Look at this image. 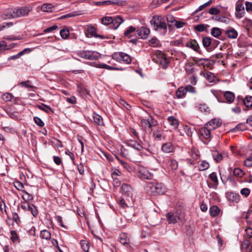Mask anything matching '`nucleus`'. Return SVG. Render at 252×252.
Segmentation results:
<instances>
[{"instance_id":"f257e3e1","label":"nucleus","mask_w":252,"mask_h":252,"mask_svg":"<svg viewBox=\"0 0 252 252\" xmlns=\"http://www.w3.org/2000/svg\"><path fill=\"white\" fill-rule=\"evenodd\" d=\"M150 24L153 30L164 36L167 32V26L164 18L160 15H156L153 17Z\"/></svg>"},{"instance_id":"f03ea898","label":"nucleus","mask_w":252,"mask_h":252,"mask_svg":"<svg viewBox=\"0 0 252 252\" xmlns=\"http://www.w3.org/2000/svg\"><path fill=\"white\" fill-rule=\"evenodd\" d=\"M145 190L148 194L153 196L162 194L165 191L164 186L161 183L156 182L147 183Z\"/></svg>"},{"instance_id":"7ed1b4c3","label":"nucleus","mask_w":252,"mask_h":252,"mask_svg":"<svg viewBox=\"0 0 252 252\" xmlns=\"http://www.w3.org/2000/svg\"><path fill=\"white\" fill-rule=\"evenodd\" d=\"M20 207L24 211L31 212L34 217H36L38 214L37 207L33 204L27 202H22L18 206L17 210L19 211Z\"/></svg>"},{"instance_id":"20e7f679","label":"nucleus","mask_w":252,"mask_h":252,"mask_svg":"<svg viewBox=\"0 0 252 252\" xmlns=\"http://www.w3.org/2000/svg\"><path fill=\"white\" fill-rule=\"evenodd\" d=\"M158 160L159 163H162L167 166V168H170L172 170H176L178 168V162L176 160L171 159L168 157L164 158L161 156H158Z\"/></svg>"},{"instance_id":"39448f33","label":"nucleus","mask_w":252,"mask_h":252,"mask_svg":"<svg viewBox=\"0 0 252 252\" xmlns=\"http://www.w3.org/2000/svg\"><path fill=\"white\" fill-rule=\"evenodd\" d=\"M15 11V17L19 18L27 16L29 12L32 11V7L30 6H23L14 8Z\"/></svg>"},{"instance_id":"423d86ee","label":"nucleus","mask_w":252,"mask_h":252,"mask_svg":"<svg viewBox=\"0 0 252 252\" xmlns=\"http://www.w3.org/2000/svg\"><path fill=\"white\" fill-rule=\"evenodd\" d=\"M158 60L156 61L157 63H159L162 66V68L166 69L169 64V61L165 55L161 51H159L157 55Z\"/></svg>"},{"instance_id":"0eeeda50","label":"nucleus","mask_w":252,"mask_h":252,"mask_svg":"<svg viewBox=\"0 0 252 252\" xmlns=\"http://www.w3.org/2000/svg\"><path fill=\"white\" fill-rule=\"evenodd\" d=\"M136 33L140 38L146 39L150 33V30L148 28L141 27L137 29Z\"/></svg>"},{"instance_id":"6e6552de","label":"nucleus","mask_w":252,"mask_h":252,"mask_svg":"<svg viewBox=\"0 0 252 252\" xmlns=\"http://www.w3.org/2000/svg\"><path fill=\"white\" fill-rule=\"evenodd\" d=\"M122 192L123 194L126 196L128 198L133 199L132 189L128 184H124L121 187Z\"/></svg>"},{"instance_id":"1a4fd4ad","label":"nucleus","mask_w":252,"mask_h":252,"mask_svg":"<svg viewBox=\"0 0 252 252\" xmlns=\"http://www.w3.org/2000/svg\"><path fill=\"white\" fill-rule=\"evenodd\" d=\"M211 130L206 126L199 129V134L201 138L210 140L211 138Z\"/></svg>"},{"instance_id":"9d476101","label":"nucleus","mask_w":252,"mask_h":252,"mask_svg":"<svg viewBox=\"0 0 252 252\" xmlns=\"http://www.w3.org/2000/svg\"><path fill=\"white\" fill-rule=\"evenodd\" d=\"M141 124L143 126L146 127V126H147L152 130V127L157 124V122L153 117H150L148 120L142 119L141 121Z\"/></svg>"},{"instance_id":"9b49d317","label":"nucleus","mask_w":252,"mask_h":252,"mask_svg":"<svg viewBox=\"0 0 252 252\" xmlns=\"http://www.w3.org/2000/svg\"><path fill=\"white\" fill-rule=\"evenodd\" d=\"M86 34H90V35L92 36H94L96 38L99 37L102 39L105 38L104 36L97 34L96 33V30L95 29V28L91 25L88 26L87 32L86 33Z\"/></svg>"},{"instance_id":"f8f14e48","label":"nucleus","mask_w":252,"mask_h":252,"mask_svg":"<svg viewBox=\"0 0 252 252\" xmlns=\"http://www.w3.org/2000/svg\"><path fill=\"white\" fill-rule=\"evenodd\" d=\"M113 21L111 27L113 29H117L120 25L124 22V20L121 16H113Z\"/></svg>"},{"instance_id":"ddd939ff","label":"nucleus","mask_w":252,"mask_h":252,"mask_svg":"<svg viewBox=\"0 0 252 252\" xmlns=\"http://www.w3.org/2000/svg\"><path fill=\"white\" fill-rule=\"evenodd\" d=\"M221 123L219 122V120L216 119H214L207 123L205 126L212 131L219 127Z\"/></svg>"},{"instance_id":"4468645a","label":"nucleus","mask_w":252,"mask_h":252,"mask_svg":"<svg viewBox=\"0 0 252 252\" xmlns=\"http://www.w3.org/2000/svg\"><path fill=\"white\" fill-rule=\"evenodd\" d=\"M186 46L192 49L198 53L200 52L199 44L195 39H191L190 41L188 42L186 44Z\"/></svg>"},{"instance_id":"2eb2a0df","label":"nucleus","mask_w":252,"mask_h":252,"mask_svg":"<svg viewBox=\"0 0 252 252\" xmlns=\"http://www.w3.org/2000/svg\"><path fill=\"white\" fill-rule=\"evenodd\" d=\"M15 11L14 9H7L4 13L1 15V18L3 20L10 19L12 18H15Z\"/></svg>"},{"instance_id":"dca6fc26","label":"nucleus","mask_w":252,"mask_h":252,"mask_svg":"<svg viewBox=\"0 0 252 252\" xmlns=\"http://www.w3.org/2000/svg\"><path fill=\"white\" fill-rule=\"evenodd\" d=\"M167 120L170 126L172 127L174 129L178 128L179 125V121L173 116H171L168 117Z\"/></svg>"},{"instance_id":"f3484780","label":"nucleus","mask_w":252,"mask_h":252,"mask_svg":"<svg viewBox=\"0 0 252 252\" xmlns=\"http://www.w3.org/2000/svg\"><path fill=\"white\" fill-rule=\"evenodd\" d=\"M174 146L170 142H167L162 145L161 147L162 151L165 153H170L174 151Z\"/></svg>"},{"instance_id":"a211bd4d","label":"nucleus","mask_w":252,"mask_h":252,"mask_svg":"<svg viewBox=\"0 0 252 252\" xmlns=\"http://www.w3.org/2000/svg\"><path fill=\"white\" fill-rule=\"evenodd\" d=\"M224 98L226 99L227 102L231 103L235 99V94L233 93L230 91H226L223 94Z\"/></svg>"},{"instance_id":"6ab92c4d","label":"nucleus","mask_w":252,"mask_h":252,"mask_svg":"<svg viewBox=\"0 0 252 252\" xmlns=\"http://www.w3.org/2000/svg\"><path fill=\"white\" fill-rule=\"evenodd\" d=\"M236 16L238 18H242L245 12L244 6L242 4H238L236 5Z\"/></svg>"},{"instance_id":"aec40b11","label":"nucleus","mask_w":252,"mask_h":252,"mask_svg":"<svg viewBox=\"0 0 252 252\" xmlns=\"http://www.w3.org/2000/svg\"><path fill=\"white\" fill-rule=\"evenodd\" d=\"M89 60H96L101 57V54L94 51H89L88 56Z\"/></svg>"},{"instance_id":"412c9836","label":"nucleus","mask_w":252,"mask_h":252,"mask_svg":"<svg viewBox=\"0 0 252 252\" xmlns=\"http://www.w3.org/2000/svg\"><path fill=\"white\" fill-rule=\"evenodd\" d=\"M31 51V49L30 48H25L23 51L19 52L17 54L15 55H13L8 58V60H14L17 59H19L21 56H23L26 52L30 53Z\"/></svg>"},{"instance_id":"4be33fe9","label":"nucleus","mask_w":252,"mask_h":252,"mask_svg":"<svg viewBox=\"0 0 252 252\" xmlns=\"http://www.w3.org/2000/svg\"><path fill=\"white\" fill-rule=\"evenodd\" d=\"M138 177L141 179H151L152 175L147 170H144L140 171L138 173Z\"/></svg>"},{"instance_id":"5701e85b","label":"nucleus","mask_w":252,"mask_h":252,"mask_svg":"<svg viewBox=\"0 0 252 252\" xmlns=\"http://www.w3.org/2000/svg\"><path fill=\"white\" fill-rule=\"evenodd\" d=\"M209 178L213 182V184L212 185L211 187L215 189H216L219 185V181L216 173L212 172V173H211L209 175Z\"/></svg>"},{"instance_id":"b1692460","label":"nucleus","mask_w":252,"mask_h":252,"mask_svg":"<svg viewBox=\"0 0 252 252\" xmlns=\"http://www.w3.org/2000/svg\"><path fill=\"white\" fill-rule=\"evenodd\" d=\"M97 67L100 68H105L108 70H123L124 69L123 68L120 67H113L110 66L109 65H107L105 63H102V64H97L96 66Z\"/></svg>"},{"instance_id":"393cba45","label":"nucleus","mask_w":252,"mask_h":252,"mask_svg":"<svg viewBox=\"0 0 252 252\" xmlns=\"http://www.w3.org/2000/svg\"><path fill=\"white\" fill-rule=\"evenodd\" d=\"M226 35L229 38L235 39L238 36L237 31L233 28H231L229 30H227L225 32Z\"/></svg>"},{"instance_id":"a878e982","label":"nucleus","mask_w":252,"mask_h":252,"mask_svg":"<svg viewBox=\"0 0 252 252\" xmlns=\"http://www.w3.org/2000/svg\"><path fill=\"white\" fill-rule=\"evenodd\" d=\"M242 247L243 249L246 250L249 252H251L252 250V243L249 239H246L242 242Z\"/></svg>"},{"instance_id":"bb28decb","label":"nucleus","mask_w":252,"mask_h":252,"mask_svg":"<svg viewBox=\"0 0 252 252\" xmlns=\"http://www.w3.org/2000/svg\"><path fill=\"white\" fill-rule=\"evenodd\" d=\"M77 91L82 96H86L89 94V92L86 88L81 84L77 85Z\"/></svg>"},{"instance_id":"cd10ccee","label":"nucleus","mask_w":252,"mask_h":252,"mask_svg":"<svg viewBox=\"0 0 252 252\" xmlns=\"http://www.w3.org/2000/svg\"><path fill=\"white\" fill-rule=\"evenodd\" d=\"M226 155H227L226 154L219 153L217 151H214L213 153V158H214V160H215L217 162H219L220 160H221L223 159L224 156H226Z\"/></svg>"},{"instance_id":"c85d7f7f","label":"nucleus","mask_w":252,"mask_h":252,"mask_svg":"<svg viewBox=\"0 0 252 252\" xmlns=\"http://www.w3.org/2000/svg\"><path fill=\"white\" fill-rule=\"evenodd\" d=\"M220 211V209L217 206L211 207L209 210L210 215L213 217L217 216L219 214Z\"/></svg>"},{"instance_id":"c756f323","label":"nucleus","mask_w":252,"mask_h":252,"mask_svg":"<svg viewBox=\"0 0 252 252\" xmlns=\"http://www.w3.org/2000/svg\"><path fill=\"white\" fill-rule=\"evenodd\" d=\"M40 236L43 239L49 240L51 239V233L47 230H42L40 231Z\"/></svg>"},{"instance_id":"7c9ffc66","label":"nucleus","mask_w":252,"mask_h":252,"mask_svg":"<svg viewBox=\"0 0 252 252\" xmlns=\"http://www.w3.org/2000/svg\"><path fill=\"white\" fill-rule=\"evenodd\" d=\"M23 194L22 195V198L24 199V202H29L30 201L33 200V197L32 195L26 191V190H23Z\"/></svg>"},{"instance_id":"2f4dec72","label":"nucleus","mask_w":252,"mask_h":252,"mask_svg":"<svg viewBox=\"0 0 252 252\" xmlns=\"http://www.w3.org/2000/svg\"><path fill=\"white\" fill-rule=\"evenodd\" d=\"M177 215H175L174 214L172 213L171 212L168 213L166 217L168 220V221L169 223H175L177 222V219H176Z\"/></svg>"},{"instance_id":"473e14b6","label":"nucleus","mask_w":252,"mask_h":252,"mask_svg":"<svg viewBox=\"0 0 252 252\" xmlns=\"http://www.w3.org/2000/svg\"><path fill=\"white\" fill-rule=\"evenodd\" d=\"M136 28L132 26L129 27L124 32V34L125 36L130 38L132 36L131 33L136 32Z\"/></svg>"},{"instance_id":"72a5a7b5","label":"nucleus","mask_w":252,"mask_h":252,"mask_svg":"<svg viewBox=\"0 0 252 252\" xmlns=\"http://www.w3.org/2000/svg\"><path fill=\"white\" fill-rule=\"evenodd\" d=\"M186 94V89L183 87H180L176 92V96L178 98L184 97Z\"/></svg>"},{"instance_id":"f704fd0d","label":"nucleus","mask_w":252,"mask_h":252,"mask_svg":"<svg viewBox=\"0 0 252 252\" xmlns=\"http://www.w3.org/2000/svg\"><path fill=\"white\" fill-rule=\"evenodd\" d=\"M221 31L219 28L214 27L211 29V34L215 37L218 38L221 34Z\"/></svg>"},{"instance_id":"c9c22d12","label":"nucleus","mask_w":252,"mask_h":252,"mask_svg":"<svg viewBox=\"0 0 252 252\" xmlns=\"http://www.w3.org/2000/svg\"><path fill=\"white\" fill-rule=\"evenodd\" d=\"M212 43V39L211 37L206 36L202 39V44L205 48H207L211 45Z\"/></svg>"},{"instance_id":"e433bc0d","label":"nucleus","mask_w":252,"mask_h":252,"mask_svg":"<svg viewBox=\"0 0 252 252\" xmlns=\"http://www.w3.org/2000/svg\"><path fill=\"white\" fill-rule=\"evenodd\" d=\"M244 104L248 108H251L252 107V96H246V97L243 99Z\"/></svg>"},{"instance_id":"4c0bfd02","label":"nucleus","mask_w":252,"mask_h":252,"mask_svg":"<svg viewBox=\"0 0 252 252\" xmlns=\"http://www.w3.org/2000/svg\"><path fill=\"white\" fill-rule=\"evenodd\" d=\"M93 118L94 122L96 124H97L99 126H103V121L101 116L98 114H94L93 115Z\"/></svg>"},{"instance_id":"58836bf2","label":"nucleus","mask_w":252,"mask_h":252,"mask_svg":"<svg viewBox=\"0 0 252 252\" xmlns=\"http://www.w3.org/2000/svg\"><path fill=\"white\" fill-rule=\"evenodd\" d=\"M209 61V60L207 59H200L195 60V63L198 64L199 65L209 66L210 64Z\"/></svg>"},{"instance_id":"ea45409f","label":"nucleus","mask_w":252,"mask_h":252,"mask_svg":"<svg viewBox=\"0 0 252 252\" xmlns=\"http://www.w3.org/2000/svg\"><path fill=\"white\" fill-rule=\"evenodd\" d=\"M37 107L46 113H49V111H52V108L49 106L43 103H41L40 105H37Z\"/></svg>"},{"instance_id":"a19ab883","label":"nucleus","mask_w":252,"mask_h":252,"mask_svg":"<svg viewBox=\"0 0 252 252\" xmlns=\"http://www.w3.org/2000/svg\"><path fill=\"white\" fill-rule=\"evenodd\" d=\"M239 195L234 192H230L228 195V198L230 201L237 202L239 201Z\"/></svg>"},{"instance_id":"79ce46f5","label":"nucleus","mask_w":252,"mask_h":252,"mask_svg":"<svg viewBox=\"0 0 252 252\" xmlns=\"http://www.w3.org/2000/svg\"><path fill=\"white\" fill-rule=\"evenodd\" d=\"M203 76L210 82H213L214 81L215 76L211 72L204 73Z\"/></svg>"},{"instance_id":"37998d69","label":"nucleus","mask_w":252,"mask_h":252,"mask_svg":"<svg viewBox=\"0 0 252 252\" xmlns=\"http://www.w3.org/2000/svg\"><path fill=\"white\" fill-rule=\"evenodd\" d=\"M124 52H116L113 54L112 58L117 62H121Z\"/></svg>"},{"instance_id":"c03bdc74","label":"nucleus","mask_w":252,"mask_h":252,"mask_svg":"<svg viewBox=\"0 0 252 252\" xmlns=\"http://www.w3.org/2000/svg\"><path fill=\"white\" fill-rule=\"evenodd\" d=\"M113 2L111 0H104L102 1H94L93 3L94 5L96 6H103L106 5H110L112 4Z\"/></svg>"},{"instance_id":"a18cd8bd","label":"nucleus","mask_w":252,"mask_h":252,"mask_svg":"<svg viewBox=\"0 0 252 252\" xmlns=\"http://www.w3.org/2000/svg\"><path fill=\"white\" fill-rule=\"evenodd\" d=\"M113 17H109V16H106L104 17L101 19V23L102 24L108 25H111L112 24V22L113 21Z\"/></svg>"},{"instance_id":"49530a36","label":"nucleus","mask_w":252,"mask_h":252,"mask_svg":"<svg viewBox=\"0 0 252 252\" xmlns=\"http://www.w3.org/2000/svg\"><path fill=\"white\" fill-rule=\"evenodd\" d=\"M209 164L205 160L201 161L199 165V169L200 171H204L209 168Z\"/></svg>"},{"instance_id":"de8ad7c7","label":"nucleus","mask_w":252,"mask_h":252,"mask_svg":"<svg viewBox=\"0 0 252 252\" xmlns=\"http://www.w3.org/2000/svg\"><path fill=\"white\" fill-rule=\"evenodd\" d=\"M209 27L208 25L199 24L194 27V30L199 32H204Z\"/></svg>"},{"instance_id":"09e8293b","label":"nucleus","mask_w":252,"mask_h":252,"mask_svg":"<svg viewBox=\"0 0 252 252\" xmlns=\"http://www.w3.org/2000/svg\"><path fill=\"white\" fill-rule=\"evenodd\" d=\"M233 174L238 177H242L244 175V172L240 168H236L233 170Z\"/></svg>"},{"instance_id":"8fccbe9b","label":"nucleus","mask_w":252,"mask_h":252,"mask_svg":"<svg viewBox=\"0 0 252 252\" xmlns=\"http://www.w3.org/2000/svg\"><path fill=\"white\" fill-rule=\"evenodd\" d=\"M84 13L83 11H73L69 13L66 14L67 18H71L77 16H79L83 14Z\"/></svg>"},{"instance_id":"3c124183","label":"nucleus","mask_w":252,"mask_h":252,"mask_svg":"<svg viewBox=\"0 0 252 252\" xmlns=\"http://www.w3.org/2000/svg\"><path fill=\"white\" fill-rule=\"evenodd\" d=\"M10 239L14 243L18 241L19 237L15 230H11L10 231Z\"/></svg>"},{"instance_id":"603ef678","label":"nucleus","mask_w":252,"mask_h":252,"mask_svg":"<svg viewBox=\"0 0 252 252\" xmlns=\"http://www.w3.org/2000/svg\"><path fill=\"white\" fill-rule=\"evenodd\" d=\"M89 50L80 51L78 52L77 55L80 58H84V59L87 60L88 57V56L89 54Z\"/></svg>"},{"instance_id":"864d4df0","label":"nucleus","mask_w":252,"mask_h":252,"mask_svg":"<svg viewBox=\"0 0 252 252\" xmlns=\"http://www.w3.org/2000/svg\"><path fill=\"white\" fill-rule=\"evenodd\" d=\"M60 35L63 39H66L69 34V32L66 29H63L60 31Z\"/></svg>"},{"instance_id":"5fc2aeb1","label":"nucleus","mask_w":252,"mask_h":252,"mask_svg":"<svg viewBox=\"0 0 252 252\" xmlns=\"http://www.w3.org/2000/svg\"><path fill=\"white\" fill-rule=\"evenodd\" d=\"M13 97V95L9 93H5L2 95V99L6 102L11 101Z\"/></svg>"},{"instance_id":"6e6d98bb","label":"nucleus","mask_w":252,"mask_h":252,"mask_svg":"<svg viewBox=\"0 0 252 252\" xmlns=\"http://www.w3.org/2000/svg\"><path fill=\"white\" fill-rule=\"evenodd\" d=\"M122 61L126 63L127 64H129L131 62V59L130 56L124 53Z\"/></svg>"},{"instance_id":"4d7b16f0","label":"nucleus","mask_w":252,"mask_h":252,"mask_svg":"<svg viewBox=\"0 0 252 252\" xmlns=\"http://www.w3.org/2000/svg\"><path fill=\"white\" fill-rule=\"evenodd\" d=\"M80 245L83 251L87 252L89 251V246L87 241L83 240L80 242Z\"/></svg>"},{"instance_id":"13d9d810","label":"nucleus","mask_w":252,"mask_h":252,"mask_svg":"<svg viewBox=\"0 0 252 252\" xmlns=\"http://www.w3.org/2000/svg\"><path fill=\"white\" fill-rule=\"evenodd\" d=\"M119 241L122 244L125 245L128 243V240L126 239L125 234H122L119 238Z\"/></svg>"},{"instance_id":"bf43d9fd","label":"nucleus","mask_w":252,"mask_h":252,"mask_svg":"<svg viewBox=\"0 0 252 252\" xmlns=\"http://www.w3.org/2000/svg\"><path fill=\"white\" fill-rule=\"evenodd\" d=\"M200 111L204 113H209L210 109L206 104H200L199 108Z\"/></svg>"},{"instance_id":"052dcab7","label":"nucleus","mask_w":252,"mask_h":252,"mask_svg":"<svg viewBox=\"0 0 252 252\" xmlns=\"http://www.w3.org/2000/svg\"><path fill=\"white\" fill-rule=\"evenodd\" d=\"M247 129V126L245 124H238L234 129L233 130H236L244 131Z\"/></svg>"},{"instance_id":"680f3d73","label":"nucleus","mask_w":252,"mask_h":252,"mask_svg":"<svg viewBox=\"0 0 252 252\" xmlns=\"http://www.w3.org/2000/svg\"><path fill=\"white\" fill-rule=\"evenodd\" d=\"M52 4L50 3H44L41 6V9L43 11L48 12L52 9Z\"/></svg>"},{"instance_id":"e2e57ef3","label":"nucleus","mask_w":252,"mask_h":252,"mask_svg":"<svg viewBox=\"0 0 252 252\" xmlns=\"http://www.w3.org/2000/svg\"><path fill=\"white\" fill-rule=\"evenodd\" d=\"M14 186L17 189L22 191L23 190V189L24 188L23 184L19 181H16L14 182Z\"/></svg>"},{"instance_id":"0e129e2a","label":"nucleus","mask_w":252,"mask_h":252,"mask_svg":"<svg viewBox=\"0 0 252 252\" xmlns=\"http://www.w3.org/2000/svg\"><path fill=\"white\" fill-rule=\"evenodd\" d=\"M184 130L189 137H190L192 136V131L191 127H190L189 126H184Z\"/></svg>"},{"instance_id":"69168bd1","label":"nucleus","mask_w":252,"mask_h":252,"mask_svg":"<svg viewBox=\"0 0 252 252\" xmlns=\"http://www.w3.org/2000/svg\"><path fill=\"white\" fill-rule=\"evenodd\" d=\"M13 25V23L11 22H4L0 25V31L2 30L5 28H8Z\"/></svg>"},{"instance_id":"338daca9","label":"nucleus","mask_w":252,"mask_h":252,"mask_svg":"<svg viewBox=\"0 0 252 252\" xmlns=\"http://www.w3.org/2000/svg\"><path fill=\"white\" fill-rule=\"evenodd\" d=\"M244 164L247 167H251L252 166V153L250 157L248 158L245 160Z\"/></svg>"},{"instance_id":"774afa93","label":"nucleus","mask_w":252,"mask_h":252,"mask_svg":"<svg viewBox=\"0 0 252 252\" xmlns=\"http://www.w3.org/2000/svg\"><path fill=\"white\" fill-rule=\"evenodd\" d=\"M220 12V10L216 7H211L209 10V13L211 15H218Z\"/></svg>"}]
</instances>
